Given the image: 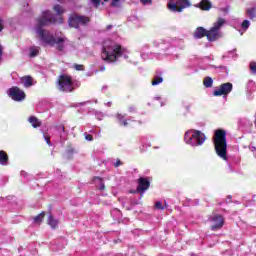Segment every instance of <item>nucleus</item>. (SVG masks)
<instances>
[{
    "label": "nucleus",
    "instance_id": "obj_41",
    "mask_svg": "<svg viewBox=\"0 0 256 256\" xmlns=\"http://www.w3.org/2000/svg\"><path fill=\"white\" fill-rule=\"evenodd\" d=\"M44 139L47 143V145H49V147H51L53 144L51 143V138L49 136H44Z\"/></svg>",
    "mask_w": 256,
    "mask_h": 256
},
{
    "label": "nucleus",
    "instance_id": "obj_44",
    "mask_svg": "<svg viewBox=\"0 0 256 256\" xmlns=\"http://www.w3.org/2000/svg\"><path fill=\"white\" fill-rule=\"evenodd\" d=\"M184 109L187 111V113H189V111L191 110V104H186L184 106Z\"/></svg>",
    "mask_w": 256,
    "mask_h": 256
},
{
    "label": "nucleus",
    "instance_id": "obj_27",
    "mask_svg": "<svg viewBox=\"0 0 256 256\" xmlns=\"http://www.w3.org/2000/svg\"><path fill=\"white\" fill-rule=\"evenodd\" d=\"M54 11L57 15H63V13H65V9H63V7H61V5H55Z\"/></svg>",
    "mask_w": 256,
    "mask_h": 256
},
{
    "label": "nucleus",
    "instance_id": "obj_52",
    "mask_svg": "<svg viewBox=\"0 0 256 256\" xmlns=\"http://www.w3.org/2000/svg\"><path fill=\"white\" fill-rule=\"evenodd\" d=\"M100 71H105V66L100 67Z\"/></svg>",
    "mask_w": 256,
    "mask_h": 256
},
{
    "label": "nucleus",
    "instance_id": "obj_38",
    "mask_svg": "<svg viewBox=\"0 0 256 256\" xmlns=\"http://www.w3.org/2000/svg\"><path fill=\"white\" fill-rule=\"evenodd\" d=\"M250 69L256 75V62L250 63Z\"/></svg>",
    "mask_w": 256,
    "mask_h": 256
},
{
    "label": "nucleus",
    "instance_id": "obj_35",
    "mask_svg": "<svg viewBox=\"0 0 256 256\" xmlns=\"http://www.w3.org/2000/svg\"><path fill=\"white\" fill-rule=\"evenodd\" d=\"M21 177H25V179H27L28 181L31 180V176L29 175V173L25 172V171H21L20 172Z\"/></svg>",
    "mask_w": 256,
    "mask_h": 256
},
{
    "label": "nucleus",
    "instance_id": "obj_28",
    "mask_svg": "<svg viewBox=\"0 0 256 256\" xmlns=\"http://www.w3.org/2000/svg\"><path fill=\"white\" fill-rule=\"evenodd\" d=\"M45 217V212L40 213L39 215L34 217V223H41L43 221V218Z\"/></svg>",
    "mask_w": 256,
    "mask_h": 256
},
{
    "label": "nucleus",
    "instance_id": "obj_11",
    "mask_svg": "<svg viewBox=\"0 0 256 256\" xmlns=\"http://www.w3.org/2000/svg\"><path fill=\"white\" fill-rule=\"evenodd\" d=\"M149 50V45L144 44L141 46V48L139 49L140 57L141 59H145L147 57V59H161V54L159 53H150V54H145V51Z\"/></svg>",
    "mask_w": 256,
    "mask_h": 256
},
{
    "label": "nucleus",
    "instance_id": "obj_53",
    "mask_svg": "<svg viewBox=\"0 0 256 256\" xmlns=\"http://www.w3.org/2000/svg\"><path fill=\"white\" fill-rule=\"evenodd\" d=\"M106 105L107 107H111V102H108Z\"/></svg>",
    "mask_w": 256,
    "mask_h": 256
},
{
    "label": "nucleus",
    "instance_id": "obj_1",
    "mask_svg": "<svg viewBox=\"0 0 256 256\" xmlns=\"http://www.w3.org/2000/svg\"><path fill=\"white\" fill-rule=\"evenodd\" d=\"M52 23H57L55 15L51 11L46 10L42 12L41 16L36 19L35 33L39 37L42 45L45 47H56L58 51H63L65 49V43H67V37L63 34L53 35L51 32L43 29Z\"/></svg>",
    "mask_w": 256,
    "mask_h": 256
},
{
    "label": "nucleus",
    "instance_id": "obj_43",
    "mask_svg": "<svg viewBox=\"0 0 256 256\" xmlns=\"http://www.w3.org/2000/svg\"><path fill=\"white\" fill-rule=\"evenodd\" d=\"M109 89V86L108 85H103L102 88H101V92L102 93H107V90Z\"/></svg>",
    "mask_w": 256,
    "mask_h": 256
},
{
    "label": "nucleus",
    "instance_id": "obj_61",
    "mask_svg": "<svg viewBox=\"0 0 256 256\" xmlns=\"http://www.w3.org/2000/svg\"><path fill=\"white\" fill-rule=\"evenodd\" d=\"M180 43H183V40H180Z\"/></svg>",
    "mask_w": 256,
    "mask_h": 256
},
{
    "label": "nucleus",
    "instance_id": "obj_13",
    "mask_svg": "<svg viewBox=\"0 0 256 256\" xmlns=\"http://www.w3.org/2000/svg\"><path fill=\"white\" fill-rule=\"evenodd\" d=\"M211 223H213V225L211 226L212 231H215L217 229H221V227H223V216L221 215H214L210 218Z\"/></svg>",
    "mask_w": 256,
    "mask_h": 256
},
{
    "label": "nucleus",
    "instance_id": "obj_4",
    "mask_svg": "<svg viewBox=\"0 0 256 256\" xmlns=\"http://www.w3.org/2000/svg\"><path fill=\"white\" fill-rule=\"evenodd\" d=\"M207 141V136L200 130L190 129L184 134V142L190 147H201Z\"/></svg>",
    "mask_w": 256,
    "mask_h": 256
},
{
    "label": "nucleus",
    "instance_id": "obj_20",
    "mask_svg": "<svg viewBox=\"0 0 256 256\" xmlns=\"http://www.w3.org/2000/svg\"><path fill=\"white\" fill-rule=\"evenodd\" d=\"M29 123H31L32 127H34V129H37V127H41V121H39V119H37V117L35 116H31L28 119Z\"/></svg>",
    "mask_w": 256,
    "mask_h": 256
},
{
    "label": "nucleus",
    "instance_id": "obj_51",
    "mask_svg": "<svg viewBox=\"0 0 256 256\" xmlns=\"http://www.w3.org/2000/svg\"><path fill=\"white\" fill-rule=\"evenodd\" d=\"M100 117H103V115H101V113H98V120L101 121V118Z\"/></svg>",
    "mask_w": 256,
    "mask_h": 256
},
{
    "label": "nucleus",
    "instance_id": "obj_8",
    "mask_svg": "<svg viewBox=\"0 0 256 256\" xmlns=\"http://www.w3.org/2000/svg\"><path fill=\"white\" fill-rule=\"evenodd\" d=\"M180 6L178 7L175 3H168L169 11L172 13H182L183 9L191 7V2L189 0H179Z\"/></svg>",
    "mask_w": 256,
    "mask_h": 256
},
{
    "label": "nucleus",
    "instance_id": "obj_14",
    "mask_svg": "<svg viewBox=\"0 0 256 256\" xmlns=\"http://www.w3.org/2000/svg\"><path fill=\"white\" fill-rule=\"evenodd\" d=\"M20 81L26 89H29V87H33V85H35V83H37L35 81V79H33V77H31V76H24V77L20 78Z\"/></svg>",
    "mask_w": 256,
    "mask_h": 256
},
{
    "label": "nucleus",
    "instance_id": "obj_40",
    "mask_svg": "<svg viewBox=\"0 0 256 256\" xmlns=\"http://www.w3.org/2000/svg\"><path fill=\"white\" fill-rule=\"evenodd\" d=\"M210 67L212 69H223L224 71L227 70V67L223 66V65H220L219 67L215 66V65H210Z\"/></svg>",
    "mask_w": 256,
    "mask_h": 256
},
{
    "label": "nucleus",
    "instance_id": "obj_19",
    "mask_svg": "<svg viewBox=\"0 0 256 256\" xmlns=\"http://www.w3.org/2000/svg\"><path fill=\"white\" fill-rule=\"evenodd\" d=\"M47 223L50 225L51 229H57L59 226V220L55 219L51 214L48 216Z\"/></svg>",
    "mask_w": 256,
    "mask_h": 256
},
{
    "label": "nucleus",
    "instance_id": "obj_3",
    "mask_svg": "<svg viewBox=\"0 0 256 256\" xmlns=\"http://www.w3.org/2000/svg\"><path fill=\"white\" fill-rule=\"evenodd\" d=\"M213 141L218 157L227 161V132L225 130H216Z\"/></svg>",
    "mask_w": 256,
    "mask_h": 256
},
{
    "label": "nucleus",
    "instance_id": "obj_36",
    "mask_svg": "<svg viewBox=\"0 0 256 256\" xmlns=\"http://www.w3.org/2000/svg\"><path fill=\"white\" fill-rule=\"evenodd\" d=\"M155 207H156V209H159L160 211H163V209H165V207H163V203H161V201L156 202Z\"/></svg>",
    "mask_w": 256,
    "mask_h": 256
},
{
    "label": "nucleus",
    "instance_id": "obj_15",
    "mask_svg": "<svg viewBox=\"0 0 256 256\" xmlns=\"http://www.w3.org/2000/svg\"><path fill=\"white\" fill-rule=\"evenodd\" d=\"M116 119H117V123L121 126V127H127V125H129L128 121H131L130 118L127 119V115H123L121 113H117L116 114Z\"/></svg>",
    "mask_w": 256,
    "mask_h": 256
},
{
    "label": "nucleus",
    "instance_id": "obj_57",
    "mask_svg": "<svg viewBox=\"0 0 256 256\" xmlns=\"http://www.w3.org/2000/svg\"><path fill=\"white\" fill-rule=\"evenodd\" d=\"M59 23H63V19L62 18H60Z\"/></svg>",
    "mask_w": 256,
    "mask_h": 256
},
{
    "label": "nucleus",
    "instance_id": "obj_55",
    "mask_svg": "<svg viewBox=\"0 0 256 256\" xmlns=\"http://www.w3.org/2000/svg\"><path fill=\"white\" fill-rule=\"evenodd\" d=\"M154 99H156V101H159V99H161L160 97H155Z\"/></svg>",
    "mask_w": 256,
    "mask_h": 256
},
{
    "label": "nucleus",
    "instance_id": "obj_18",
    "mask_svg": "<svg viewBox=\"0 0 256 256\" xmlns=\"http://www.w3.org/2000/svg\"><path fill=\"white\" fill-rule=\"evenodd\" d=\"M0 165H3V167L9 165V155L3 150H0Z\"/></svg>",
    "mask_w": 256,
    "mask_h": 256
},
{
    "label": "nucleus",
    "instance_id": "obj_49",
    "mask_svg": "<svg viewBox=\"0 0 256 256\" xmlns=\"http://www.w3.org/2000/svg\"><path fill=\"white\" fill-rule=\"evenodd\" d=\"M106 29H107V31H110V29H113V25H108V26L106 27Z\"/></svg>",
    "mask_w": 256,
    "mask_h": 256
},
{
    "label": "nucleus",
    "instance_id": "obj_48",
    "mask_svg": "<svg viewBox=\"0 0 256 256\" xmlns=\"http://www.w3.org/2000/svg\"><path fill=\"white\" fill-rule=\"evenodd\" d=\"M3 57V48L0 46V59Z\"/></svg>",
    "mask_w": 256,
    "mask_h": 256
},
{
    "label": "nucleus",
    "instance_id": "obj_42",
    "mask_svg": "<svg viewBox=\"0 0 256 256\" xmlns=\"http://www.w3.org/2000/svg\"><path fill=\"white\" fill-rule=\"evenodd\" d=\"M128 111L129 113H135L137 111V108L135 106H129Z\"/></svg>",
    "mask_w": 256,
    "mask_h": 256
},
{
    "label": "nucleus",
    "instance_id": "obj_5",
    "mask_svg": "<svg viewBox=\"0 0 256 256\" xmlns=\"http://www.w3.org/2000/svg\"><path fill=\"white\" fill-rule=\"evenodd\" d=\"M226 24L227 20L220 17L214 22L213 26L207 30V39L210 43H213V41H217L223 37V32H221V29L223 28V25Z\"/></svg>",
    "mask_w": 256,
    "mask_h": 256
},
{
    "label": "nucleus",
    "instance_id": "obj_10",
    "mask_svg": "<svg viewBox=\"0 0 256 256\" xmlns=\"http://www.w3.org/2000/svg\"><path fill=\"white\" fill-rule=\"evenodd\" d=\"M233 91V84L231 82L220 85L219 89L214 90V97H221V95H229Z\"/></svg>",
    "mask_w": 256,
    "mask_h": 256
},
{
    "label": "nucleus",
    "instance_id": "obj_29",
    "mask_svg": "<svg viewBox=\"0 0 256 256\" xmlns=\"http://www.w3.org/2000/svg\"><path fill=\"white\" fill-rule=\"evenodd\" d=\"M249 27H251V22L249 20H244L241 23V28L243 29V31H247V29H249Z\"/></svg>",
    "mask_w": 256,
    "mask_h": 256
},
{
    "label": "nucleus",
    "instance_id": "obj_58",
    "mask_svg": "<svg viewBox=\"0 0 256 256\" xmlns=\"http://www.w3.org/2000/svg\"><path fill=\"white\" fill-rule=\"evenodd\" d=\"M60 3H63L64 0H58Z\"/></svg>",
    "mask_w": 256,
    "mask_h": 256
},
{
    "label": "nucleus",
    "instance_id": "obj_34",
    "mask_svg": "<svg viewBox=\"0 0 256 256\" xmlns=\"http://www.w3.org/2000/svg\"><path fill=\"white\" fill-rule=\"evenodd\" d=\"M140 3L144 6H151L153 5V0H140Z\"/></svg>",
    "mask_w": 256,
    "mask_h": 256
},
{
    "label": "nucleus",
    "instance_id": "obj_26",
    "mask_svg": "<svg viewBox=\"0 0 256 256\" xmlns=\"http://www.w3.org/2000/svg\"><path fill=\"white\" fill-rule=\"evenodd\" d=\"M111 215H112V217H114V219H121V211L117 208H114L111 211Z\"/></svg>",
    "mask_w": 256,
    "mask_h": 256
},
{
    "label": "nucleus",
    "instance_id": "obj_21",
    "mask_svg": "<svg viewBox=\"0 0 256 256\" xmlns=\"http://www.w3.org/2000/svg\"><path fill=\"white\" fill-rule=\"evenodd\" d=\"M161 83H163V76L161 75V73H157L152 80V85L156 86V85H161Z\"/></svg>",
    "mask_w": 256,
    "mask_h": 256
},
{
    "label": "nucleus",
    "instance_id": "obj_25",
    "mask_svg": "<svg viewBox=\"0 0 256 256\" xmlns=\"http://www.w3.org/2000/svg\"><path fill=\"white\" fill-rule=\"evenodd\" d=\"M247 89H248V91H250V93H253V91H256V84L253 80L248 81Z\"/></svg>",
    "mask_w": 256,
    "mask_h": 256
},
{
    "label": "nucleus",
    "instance_id": "obj_31",
    "mask_svg": "<svg viewBox=\"0 0 256 256\" xmlns=\"http://www.w3.org/2000/svg\"><path fill=\"white\" fill-rule=\"evenodd\" d=\"M73 69L76 71H85V66L83 64H74Z\"/></svg>",
    "mask_w": 256,
    "mask_h": 256
},
{
    "label": "nucleus",
    "instance_id": "obj_45",
    "mask_svg": "<svg viewBox=\"0 0 256 256\" xmlns=\"http://www.w3.org/2000/svg\"><path fill=\"white\" fill-rule=\"evenodd\" d=\"M158 47H160V49H162V51H165V43H160L158 45Z\"/></svg>",
    "mask_w": 256,
    "mask_h": 256
},
{
    "label": "nucleus",
    "instance_id": "obj_60",
    "mask_svg": "<svg viewBox=\"0 0 256 256\" xmlns=\"http://www.w3.org/2000/svg\"><path fill=\"white\" fill-rule=\"evenodd\" d=\"M170 2L169 3H173V0H169Z\"/></svg>",
    "mask_w": 256,
    "mask_h": 256
},
{
    "label": "nucleus",
    "instance_id": "obj_32",
    "mask_svg": "<svg viewBox=\"0 0 256 256\" xmlns=\"http://www.w3.org/2000/svg\"><path fill=\"white\" fill-rule=\"evenodd\" d=\"M99 189L100 191H105V183H103V178L98 177Z\"/></svg>",
    "mask_w": 256,
    "mask_h": 256
},
{
    "label": "nucleus",
    "instance_id": "obj_46",
    "mask_svg": "<svg viewBox=\"0 0 256 256\" xmlns=\"http://www.w3.org/2000/svg\"><path fill=\"white\" fill-rule=\"evenodd\" d=\"M90 2L92 3V5H94L95 7H97V0H90Z\"/></svg>",
    "mask_w": 256,
    "mask_h": 256
},
{
    "label": "nucleus",
    "instance_id": "obj_16",
    "mask_svg": "<svg viewBox=\"0 0 256 256\" xmlns=\"http://www.w3.org/2000/svg\"><path fill=\"white\" fill-rule=\"evenodd\" d=\"M193 37L195 39H203V37H207V29L203 27H197L193 33Z\"/></svg>",
    "mask_w": 256,
    "mask_h": 256
},
{
    "label": "nucleus",
    "instance_id": "obj_56",
    "mask_svg": "<svg viewBox=\"0 0 256 256\" xmlns=\"http://www.w3.org/2000/svg\"><path fill=\"white\" fill-rule=\"evenodd\" d=\"M164 105H165V102H161V107H164Z\"/></svg>",
    "mask_w": 256,
    "mask_h": 256
},
{
    "label": "nucleus",
    "instance_id": "obj_12",
    "mask_svg": "<svg viewBox=\"0 0 256 256\" xmlns=\"http://www.w3.org/2000/svg\"><path fill=\"white\" fill-rule=\"evenodd\" d=\"M149 187H151V182H149V178L140 177L138 179V187H137L138 193H141V195H143V193H145V191H147Z\"/></svg>",
    "mask_w": 256,
    "mask_h": 256
},
{
    "label": "nucleus",
    "instance_id": "obj_23",
    "mask_svg": "<svg viewBox=\"0 0 256 256\" xmlns=\"http://www.w3.org/2000/svg\"><path fill=\"white\" fill-rule=\"evenodd\" d=\"M203 85L204 87H206V89H211V87H213V78L209 76L205 77L203 81Z\"/></svg>",
    "mask_w": 256,
    "mask_h": 256
},
{
    "label": "nucleus",
    "instance_id": "obj_17",
    "mask_svg": "<svg viewBox=\"0 0 256 256\" xmlns=\"http://www.w3.org/2000/svg\"><path fill=\"white\" fill-rule=\"evenodd\" d=\"M195 7H199L202 11H209V9L213 7V4H211L209 0H202L200 3L195 5Z\"/></svg>",
    "mask_w": 256,
    "mask_h": 256
},
{
    "label": "nucleus",
    "instance_id": "obj_62",
    "mask_svg": "<svg viewBox=\"0 0 256 256\" xmlns=\"http://www.w3.org/2000/svg\"><path fill=\"white\" fill-rule=\"evenodd\" d=\"M104 1H109V0H104Z\"/></svg>",
    "mask_w": 256,
    "mask_h": 256
},
{
    "label": "nucleus",
    "instance_id": "obj_30",
    "mask_svg": "<svg viewBox=\"0 0 256 256\" xmlns=\"http://www.w3.org/2000/svg\"><path fill=\"white\" fill-rule=\"evenodd\" d=\"M60 129V139L63 141L65 140V137H67V134L65 133V126H59Z\"/></svg>",
    "mask_w": 256,
    "mask_h": 256
},
{
    "label": "nucleus",
    "instance_id": "obj_50",
    "mask_svg": "<svg viewBox=\"0 0 256 256\" xmlns=\"http://www.w3.org/2000/svg\"><path fill=\"white\" fill-rule=\"evenodd\" d=\"M87 77H91V75H93V72H88L86 73Z\"/></svg>",
    "mask_w": 256,
    "mask_h": 256
},
{
    "label": "nucleus",
    "instance_id": "obj_9",
    "mask_svg": "<svg viewBox=\"0 0 256 256\" xmlns=\"http://www.w3.org/2000/svg\"><path fill=\"white\" fill-rule=\"evenodd\" d=\"M8 95L13 101H23L25 99V92L17 86L8 89Z\"/></svg>",
    "mask_w": 256,
    "mask_h": 256
},
{
    "label": "nucleus",
    "instance_id": "obj_33",
    "mask_svg": "<svg viewBox=\"0 0 256 256\" xmlns=\"http://www.w3.org/2000/svg\"><path fill=\"white\" fill-rule=\"evenodd\" d=\"M113 167H115L116 169L118 167H121V165H123V162L121 161V159L117 158L115 162H113Z\"/></svg>",
    "mask_w": 256,
    "mask_h": 256
},
{
    "label": "nucleus",
    "instance_id": "obj_47",
    "mask_svg": "<svg viewBox=\"0 0 256 256\" xmlns=\"http://www.w3.org/2000/svg\"><path fill=\"white\" fill-rule=\"evenodd\" d=\"M0 31H3V20L0 19Z\"/></svg>",
    "mask_w": 256,
    "mask_h": 256
},
{
    "label": "nucleus",
    "instance_id": "obj_39",
    "mask_svg": "<svg viewBox=\"0 0 256 256\" xmlns=\"http://www.w3.org/2000/svg\"><path fill=\"white\" fill-rule=\"evenodd\" d=\"M84 137H85L86 141H93V135L88 134L87 132L84 133Z\"/></svg>",
    "mask_w": 256,
    "mask_h": 256
},
{
    "label": "nucleus",
    "instance_id": "obj_59",
    "mask_svg": "<svg viewBox=\"0 0 256 256\" xmlns=\"http://www.w3.org/2000/svg\"><path fill=\"white\" fill-rule=\"evenodd\" d=\"M82 105H87V103L83 102Z\"/></svg>",
    "mask_w": 256,
    "mask_h": 256
},
{
    "label": "nucleus",
    "instance_id": "obj_24",
    "mask_svg": "<svg viewBox=\"0 0 256 256\" xmlns=\"http://www.w3.org/2000/svg\"><path fill=\"white\" fill-rule=\"evenodd\" d=\"M39 49L37 46H31L29 48V57H37L39 55Z\"/></svg>",
    "mask_w": 256,
    "mask_h": 256
},
{
    "label": "nucleus",
    "instance_id": "obj_37",
    "mask_svg": "<svg viewBox=\"0 0 256 256\" xmlns=\"http://www.w3.org/2000/svg\"><path fill=\"white\" fill-rule=\"evenodd\" d=\"M121 5V0H112L111 6L112 7H119Z\"/></svg>",
    "mask_w": 256,
    "mask_h": 256
},
{
    "label": "nucleus",
    "instance_id": "obj_2",
    "mask_svg": "<svg viewBox=\"0 0 256 256\" xmlns=\"http://www.w3.org/2000/svg\"><path fill=\"white\" fill-rule=\"evenodd\" d=\"M131 51L112 39H106L102 43L101 57L106 63H119L121 57L127 61Z\"/></svg>",
    "mask_w": 256,
    "mask_h": 256
},
{
    "label": "nucleus",
    "instance_id": "obj_7",
    "mask_svg": "<svg viewBox=\"0 0 256 256\" xmlns=\"http://www.w3.org/2000/svg\"><path fill=\"white\" fill-rule=\"evenodd\" d=\"M59 91H64L65 93H71L73 90V81L71 77L62 75L58 80Z\"/></svg>",
    "mask_w": 256,
    "mask_h": 256
},
{
    "label": "nucleus",
    "instance_id": "obj_6",
    "mask_svg": "<svg viewBox=\"0 0 256 256\" xmlns=\"http://www.w3.org/2000/svg\"><path fill=\"white\" fill-rule=\"evenodd\" d=\"M89 21H91V19L87 16L72 14L69 17L68 23L70 27H74V29H79V27H85V25H88Z\"/></svg>",
    "mask_w": 256,
    "mask_h": 256
},
{
    "label": "nucleus",
    "instance_id": "obj_22",
    "mask_svg": "<svg viewBox=\"0 0 256 256\" xmlns=\"http://www.w3.org/2000/svg\"><path fill=\"white\" fill-rule=\"evenodd\" d=\"M246 15L248 18H250L251 20L256 19V8L252 7V8H248L246 10Z\"/></svg>",
    "mask_w": 256,
    "mask_h": 256
},
{
    "label": "nucleus",
    "instance_id": "obj_54",
    "mask_svg": "<svg viewBox=\"0 0 256 256\" xmlns=\"http://www.w3.org/2000/svg\"><path fill=\"white\" fill-rule=\"evenodd\" d=\"M101 4V0H97V5H100Z\"/></svg>",
    "mask_w": 256,
    "mask_h": 256
}]
</instances>
